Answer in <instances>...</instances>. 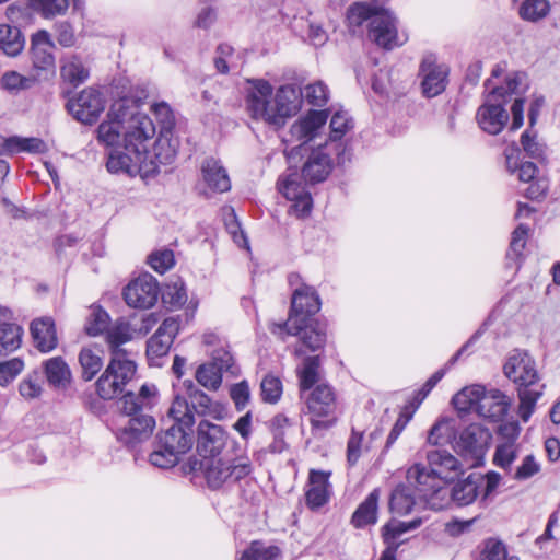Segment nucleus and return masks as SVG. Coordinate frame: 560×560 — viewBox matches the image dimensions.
Returning a JSON list of instances; mask_svg holds the SVG:
<instances>
[{"mask_svg": "<svg viewBox=\"0 0 560 560\" xmlns=\"http://www.w3.org/2000/svg\"><path fill=\"white\" fill-rule=\"evenodd\" d=\"M503 373L516 387L517 413L523 422H527L545 390V384L540 382L536 362L528 351L514 349L505 359Z\"/></svg>", "mask_w": 560, "mask_h": 560, "instance_id": "4", "label": "nucleus"}, {"mask_svg": "<svg viewBox=\"0 0 560 560\" xmlns=\"http://www.w3.org/2000/svg\"><path fill=\"white\" fill-rule=\"evenodd\" d=\"M281 557V549L269 541L254 540L243 551L240 560H276Z\"/></svg>", "mask_w": 560, "mask_h": 560, "instance_id": "42", "label": "nucleus"}, {"mask_svg": "<svg viewBox=\"0 0 560 560\" xmlns=\"http://www.w3.org/2000/svg\"><path fill=\"white\" fill-rule=\"evenodd\" d=\"M151 109L161 124L160 138L158 139L156 147L158 152L155 153L156 158H160L162 155L160 149L164 141H168V135H171L175 126V118L171 107L164 102L153 104Z\"/></svg>", "mask_w": 560, "mask_h": 560, "instance_id": "39", "label": "nucleus"}, {"mask_svg": "<svg viewBox=\"0 0 560 560\" xmlns=\"http://www.w3.org/2000/svg\"><path fill=\"white\" fill-rule=\"evenodd\" d=\"M480 560H518L517 557H509L508 545L498 537H489L479 545Z\"/></svg>", "mask_w": 560, "mask_h": 560, "instance_id": "44", "label": "nucleus"}, {"mask_svg": "<svg viewBox=\"0 0 560 560\" xmlns=\"http://www.w3.org/2000/svg\"><path fill=\"white\" fill-rule=\"evenodd\" d=\"M381 490L373 489L369 495L359 504L351 516V524L355 528H365L377 523L378 518V500Z\"/></svg>", "mask_w": 560, "mask_h": 560, "instance_id": "31", "label": "nucleus"}, {"mask_svg": "<svg viewBox=\"0 0 560 560\" xmlns=\"http://www.w3.org/2000/svg\"><path fill=\"white\" fill-rule=\"evenodd\" d=\"M228 438L222 425L202 420L197 429V451L203 457H214L226 446Z\"/></svg>", "mask_w": 560, "mask_h": 560, "instance_id": "16", "label": "nucleus"}, {"mask_svg": "<svg viewBox=\"0 0 560 560\" xmlns=\"http://www.w3.org/2000/svg\"><path fill=\"white\" fill-rule=\"evenodd\" d=\"M550 3L548 0H525L520 7V16L529 22H537L548 15Z\"/></svg>", "mask_w": 560, "mask_h": 560, "instance_id": "49", "label": "nucleus"}, {"mask_svg": "<svg viewBox=\"0 0 560 560\" xmlns=\"http://www.w3.org/2000/svg\"><path fill=\"white\" fill-rule=\"evenodd\" d=\"M47 144L37 137H2L0 136V155H15L19 153L39 154L47 151Z\"/></svg>", "mask_w": 560, "mask_h": 560, "instance_id": "29", "label": "nucleus"}, {"mask_svg": "<svg viewBox=\"0 0 560 560\" xmlns=\"http://www.w3.org/2000/svg\"><path fill=\"white\" fill-rule=\"evenodd\" d=\"M22 337V327L13 320L0 327V355H7L20 349Z\"/></svg>", "mask_w": 560, "mask_h": 560, "instance_id": "41", "label": "nucleus"}, {"mask_svg": "<svg viewBox=\"0 0 560 560\" xmlns=\"http://www.w3.org/2000/svg\"><path fill=\"white\" fill-rule=\"evenodd\" d=\"M329 97V91L325 83L317 81L307 84L302 90V101L305 100L310 105L316 107H323L327 104Z\"/></svg>", "mask_w": 560, "mask_h": 560, "instance_id": "52", "label": "nucleus"}, {"mask_svg": "<svg viewBox=\"0 0 560 560\" xmlns=\"http://www.w3.org/2000/svg\"><path fill=\"white\" fill-rule=\"evenodd\" d=\"M174 262V254L171 249L159 250L149 256V265L159 273L166 272Z\"/></svg>", "mask_w": 560, "mask_h": 560, "instance_id": "64", "label": "nucleus"}, {"mask_svg": "<svg viewBox=\"0 0 560 560\" xmlns=\"http://www.w3.org/2000/svg\"><path fill=\"white\" fill-rule=\"evenodd\" d=\"M187 290L180 279L167 284L162 294L163 303L171 308H180L187 302Z\"/></svg>", "mask_w": 560, "mask_h": 560, "instance_id": "50", "label": "nucleus"}, {"mask_svg": "<svg viewBox=\"0 0 560 560\" xmlns=\"http://www.w3.org/2000/svg\"><path fill=\"white\" fill-rule=\"evenodd\" d=\"M511 404V398L502 390H486L477 413L491 422H501L508 415Z\"/></svg>", "mask_w": 560, "mask_h": 560, "instance_id": "26", "label": "nucleus"}, {"mask_svg": "<svg viewBox=\"0 0 560 560\" xmlns=\"http://www.w3.org/2000/svg\"><path fill=\"white\" fill-rule=\"evenodd\" d=\"M422 524V518L417 517L409 522L390 520L382 528V537L385 549L378 560H396V552L402 542L401 536L410 530L417 529Z\"/></svg>", "mask_w": 560, "mask_h": 560, "instance_id": "21", "label": "nucleus"}, {"mask_svg": "<svg viewBox=\"0 0 560 560\" xmlns=\"http://www.w3.org/2000/svg\"><path fill=\"white\" fill-rule=\"evenodd\" d=\"M55 48L48 32L38 31L32 36L31 59L38 80L55 74V56L52 54Z\"/></svg>", "mask_w": 560, "mask_h": 560, "instance_id": "15", "label": "nucleus"}, {"mask_svg": "<svg viewBox=\"0 0 560 560\" xmlns=\"http://www.w3.org/2000/svg\"><path fill=\"white\" fill-rule=\"evenodd\" d=\"M109 327V315L100 306H94L91 310L90 316L86 322V332L91 336H97L107 330Z\"/></svg>", "mask_w": 560, "mask_h": 560, "instance_id": "55", "label": "nucleus"}, {"mask_svg": "<svg viewBox=\"0 0 560 560\" xmlns=\"http://www.w3.org/2000/svg\"><path fill=\"white\" fill-rule=\"evenodd\" d=\"M352 127L353 120L349 117L347 112H336L330 120V141L335 142L340 140Z\"/></svg>", "mask_w": 560, "mask_h": 560, "instance_id": "56", "label": "nucleus"}, {"mask_svg": "<svg viewBox=\"0 0 560 560\" xmlns=\"http://www.w3.org/2000/svg\"><path fill=\"white\" fill-rule=\"evenodd\" d=\"M482 486L480 475L470 474L465 479L458 480L447 495L458 506H466L475 502Z\"/></svg>", "mask_w": 560, "mask_h": 560, "instance_id": "30", "label": "nucleus"}, {"mask_svg": "<svg viewBox=\"0 0 560 560\" xmlns=\"http://www.w3.org/2000/svg\"><path fill=\"white\" fill-rule=\"evenodd\" d=\"M201 173L205 183L211 190L217 192L230 190V177L220 161L214 158L206 159L201 165Z\"/></svg>", "mask_w": 560, "mask_h": 560, "instance_id": "34", "label": "nucleus"}, {"mask_svg": "<svg viewBox=\"0 0 560 560\" xmlns=\"http://www.w3.org/2000/svg\"><path fill=\"white\" fill-rule=\"evenodd\" d=\"M521 144L528 156L533 159L544 158L545 147L537 141L536 131L525 130L521 136Z\"/></svg>", "mask_w": 560, "mask_h": 560, "instance_id": "62", "label": "nucleus"}, {"mask_svg": "<svg viewBox=\"0 0 560 560\" xmlns=\"http://www.w3.org/2000/svg\"><path fill=\"white\" fill-rule=\"evenodd\" d=\"M44 371L48 384L56 389H66L70 377V370L66 360L54 357L44 362Z\"/></svg>", "mask_w": 560, "mask_h": 560, "instance_id": "36", "label": "nucleus"}, {"mask_svg": "<svg viewBox=\"0 0 560 560\" xmlns=\"http://www.w3.org/2000/svg\"><path fill=\"white\" fill-rule=\"evenodd\" d=\"M194 444L192 428L173 423L156 435L155 448L149 456L150 463L159 468L174 467L180 456L191 450Z\"/></svg>", "mask_w": 560, "mask_h": 560, "instance_id": "5", "label": "nucleus"}, {"mask_svg": "<svg viewBox=\"0 0 560 560\" xmlns=\"http://www.w3.org/2000/svg\"><path fill=\"white\" fill-rule=\"evenodd\" d=\"M230 397L235 405L237 411L244 410L250 400V389L247 381L233 384L230 387Z\"/></svg>", "mask_w": 560, "mask_h": 560, "instance_id": "63", "label": "nucleus"}, {"mask_svg": "<svg viewBox=\"0 0 560 560\" xmlns=\"http://www.w3.org/2000/svg\"><path fill=\"white\" fill-rule=\"evenodd\" d=\"M19 393L25 400H34L43 394V382L37 371L28 373L19 383Z\"/></svg>", "mask_w": 560, "mask_h": 560, "instance_id": "51", "label": "nucleus"}, {"mask_svg": "<svg viewBox=\"0 0 560 560\" xmlns=\"http://www.w3.org/2000/svg\"><path fill=\"white\" fill-rule=\"evenodd\" d=\"M124 116H126L125 95L110 105L106 118L96 128L95 133L100 144L110 148L122 142Z\"/></svg>", "mask_w": 560, "mask_h": 560, "instance_id": "14", "label": "nucleus"}, {"mask_svg": "<svg viewBox=\"0 0 560 560\" xmlns=\"http://www.w3.org/2000/svg\"><path fill=\"white\" fill-rule=\"evenodd\" d=\"M285 156L289 170L298 167L299 160L305 158L301 167V177L306 184L323 183L332 171L334 162L328 152V143L319 144L314 149L305 144H299L285 150Z\"/></svg>", "mask_w": 560, "mask_h": 560, "instance_id": "7", "label": "nucleus"}, {"mask_svg": "<svg viewBox=\"0 0 560 560\" xmlns=\"http://www.w3.org/2000/svg\"><path fill=\"white\" fill-rule=\"evenodd\" d=\"M376 13L377 12H374L371 5L369 4L354 3L348 10L347 21L350 27H359L364 22L369 21L370 23L372 18H374Z\"/></svg>", "mask_w": 560, "mask_h": 560, "instance_id": "59", "label": "nucleus"}, {"mask_svg": "<svg viewBox=\"0 0 560 560\" xmlns=\"http://www.w3.org/2000/svg\"><path fill=\"white\" fill-rule=\"evenodd\" d=\"M525 80L526 74L524 72L515 71L508 74L504 79V83L500 86L492 85L491 79H487L485 88L489 91L492 98L499 100L505 104L509 97L513 94L521 93L527 88Z\"/></svg>", "mask_w": 560, "mask_h": 560, "instance_id": "32", "label": "nucleus"}, {"mask_svg": "<svg viewBox=\"0 0 560 560\" xmlns=\"http://www.w3.org/2000/svg\"><path fill=\"white\" fill-rule=\"evenodd\" d=\"M320 305L317 291L313 287L302 283L293 289L288 322L275 326L280 330H284L287 335L300 334L306 320L312 319L319 312Z\"/></svg>", "mask_w": 560, "mask_h": 560, "instance_id": "9", "label": "nucleus"}, {"mask_svg": "<svg viewBox=\"0 0 560 560\" xmlns=\"http://www.w3.org/2000/svg\"><path fill=\"white\" fill-rule=\"evenodd\" d=\"M389 510L398 515L409 514L416 504V492L409 485H398L389 497Z\"/></svg>", "mask_w": 560, "mask_h": 560, "instance_id": "37", "label": "nucleus"}, {"mask_svg": "<svg viewBox=\"0 0 560 560\" xmlns=\"http://www.w3.org/2000/svg\"><path fill=\"white\" fill-rule=\"evenodd\" d=\"M30 330L34 346L40 352H49L57 347V335L51 318L44 317L34 319L31 323Z\"/></svg>", "mask_w": 560, "mask_h": 560, "instance_id": "33", "label": "nucleus"}, {"mask_svg": "<svg viewBox=\"0 0 560 560\" xmlns=\"http://www.w3.org/2000/svg\"><path fill=\"white\" fill-rule=\"evenodd\" d=\"M422 77L421 88L425 97H435L445 91L447 85L448 68L438 65L432 59L425 58L420 66Z\"/></svg>", "mask_w": 560, "mask_h": 560, "instance_id": "22", "label": "nucleus"}, {"mask_svg": "<svg viewBox=\"0 0 560 560\" xmlns=\"http://www.w3.org/2000/svg\"><path fill=\"white\" fill-rule=\"evenodd\" d=\"M207 485L212 490L229 489L253 472V465L247 457L211 458L203 464Z\"/></svg>", "mask_w": 560, "mask_h": 560, "instance_id": "8", "label": "nucleus"}, {"mask_svg": "<svg viewBox=\"0 0 560 560\" xmlns=\"http://www.w3.org/2000/svg\"><path fill=\"white\" fill-rule=\"evenodd\" d=\"M329 477L330 471L315 469L310 471L305 491V503L310 510L317 511L328 503L331 495Z\"/></svg>", "mask_w": 560, "mask_h": 560, "instance_id": "23", "label": "nucleus"}, {"mask_svg": "<svg viewBox=\"0 0 560 560\" xmlns=\"http://www.w3.org/2000/svg\"><path fill=\"white\" fill-rule=\"evenodd\" d=\"M127 305L132 308L148 310L155 305L160 295L156 279L150 273L140 275L130 281L122 292Z\"/></svg>", "mask_w": 560, "mask_h": 560, "instance_id": "12", "label": "nucleus"}, {"mask_svg": "<svg viewBox=\"0 0 560 560\" xmlns=\"http://www.w3.org/2000/svg\"><path fill=\"white\" fill-rule=\"evenodd\" d=\"M173 345L172 339L163 338L161 334L154 332L147 341V357L149 361L166 355Z\"/></svg>", "mask_w": 560, "mask_h": 560, "instance_id": "58", "label": "nucleus"}, {"mask_svg": "<svg viewBox=\"0 0 560 560\" xmlns=\"http://www.w3.org/2000/svg\"><path fill=\"white\" fill-rule=\"evenodd\" d=\"M279 191L293 202L292 208L299 217H306L313 208L311 194L299 180L296 172L289 173L278 180Z\"/></svg>", "mask_w": 560, "mask_h": 560, "instance_id": "17", "label": "nucleus"}, {"mask_svg": "<svg viewBox=\"0 0 560 560\" xmlns=\"http://www.w3.org/2000/svg\"><path fill=\"white\" fill-rule=\"evenodd\" d=\"M407 480L417 495L435 510L447 504L448 489L442 486V480L431 468L415 464L407 470Z\"/></svg>", "mask_w": 560, "mask_h": 560, "instance_id": "10", "label": "nucleus"}, {"mask_svg": "<svg viewBox=\"0 0 560 560\" xmlns=\"http://www.w3.org/2000/svg\"><path fill=\"white\" fill-rule=\"evenodd\" d=\"M295 336H300L303 345L311 351L319 350L326 342V325L313 319L306 320L300 334Z\"/></svg>", "mask_w": 560, "mask_h": 560, "instance_id": "38", "label": "nucleus"}, {"mask_svg": "<svg viewBox=\"0 0 560 560\" xmlns=\"http://www.w3.org/2000/svg\"><path fill=\"white\" fill-rule=\"evenodd\" d=\"M158 399L159 392L153 384H143L138 394L128 392L120 398V409L130 418L116 430L115 435L126 447L135 450L152 435L155 420L145 411L156 405Z\"/></svg>", "mask_w": 560, "mask_h": 560, "instance_id": "3", "label": "nucleus"}, {"mask_svg": "<svg viewBox=\"0 0 560 560\" xmlns=\"http://www.w3.org/2000/svg\"><path fill=\"white\" fill-rule=\"evenodd\" d=\"M122 150L109 154L106 167L110 173L148 177L159 172L150 149L156 128L147 114L125 95Z\"/></svg>", "mask_w": 560, "mask_h": 560, "instance_id": "1", "label": "nucleus"}, {"mask_svg": "<svg viewBox=\"0 0 560 560\" xmlns=\"http://www.w3.org/2000/svg\"><path fill=\"white\" fill-rule=\"evenodd\" d=\"M363 439V432L357 431L355 429L351 430V434L347 442V463L351 467L357 465L361 457Z\"/></svg>", "mask_w": 560, "mask_h": 560, "instance_id": "60", "label": "nucleus"}, {"mask_svg": "<svg viewBox=\"0 0 560 560\" xmlns=\"http://www.w3.org/2000/svg\"><path fill=\"white\" fill-rule=\"evenodd\" d=\"M37 81L38 78L35 75L26 77L16 71H7L0 79V85L3 90L14 93L32 88Z\"/></svg>", "mask_w": 560, "mask_h": 560, "instance_id": "47", "label": "nucleus"}, {"mask_svg": "<svg viewBox=\"0 0 560 560\" xmlns=\"http://www.w3.org/2000/svg\"><path fill=\"white\" fill-rule=\"evenodd\" d=\"M187 396L192 413L209 416L217 420L225 417L226 409L224 405L213 401L206 393L197 388L191 381L187 385Z\"/></svg>", "mask_w": 560, "mask_h": 560, "instance_id": "28", "label": "nucleus"}, {"mask_svg": "<svg viewBox=\"0 0 560 560\" xmlns=\"http://www.w3.org/2000/svg\"><path fill=\"white\" fill-rule=\"evenodd\" d=\"M302 105V89L294 84H285L279 88L275 96V113L278 126L284 119L294 116Z\"/></svg>", "mask_w": 560, "mask_h": 560, "instance_id": "25", "label": "nucleus"}, {"mask_svg": "<svg viewBox=\"0 0 560 560\" xmlns=\"http://www.w3.org/2000/svg\"><path fill=\"white\" fill-rule=\"evenodd\" d=\"M486 388L475 384L459 390L452 399L454 408L459 413H468L472 410L478 412Z\"/></svg>", "mask_w": 560, "mask_h": 560, "instance_id": "35", "label": "nucleus"}, {"mask_svg": "<svg viewBox=\"0 0 560 560\" xmlns=\"http://www.w3.org/2000/svg\"><path fill=\"white\" fill-rule=\"evenodd\" d=\"M132 339V328L124 318L117 319L105 331L110 350V360L96 382V392L102 399L109 400L120 395L133 378L137 364L121 346Z\"/></svg>", "mask_w": 560, "mask_h": 560, "instance_id": "2", "label": "nucleus"}, {"mask_svg": "<svg viewBox=\"0 0 560 560\" xmlns=\"http://www.w3.org/2000/svg\"><path fill=\"white\" fill-rule=\"evenodd\" d=\"M24 47V38L20 30L8 24H0V49L8 56H16Z\"/></svg>", "mask_w": 560, "mask_h": 560, "instance_id": "43", "label": "nucleus"}, {"mask_svg": "<svg viewBox=\"0 0 560 560\" xmlns=\"http://www.w3.org/2000/svg\"><path fill=\"white\" fill-rule=\"evenodd\" d=\"M328 110H310L306 116L296 120L290 128L291 137L302 141L301 144L316 137L318 130L325 126L328 119Z\"/></svg>", "mask_w": 560, "mask_h": 560, "instance_id": "27", "label": "nucleus"}, {"mask_svg": "<svg viewBox=\"0 0 560 560\" xmlns=\"http://www.w3.org/2000/svg\"><path fill=\"white\" fill-rule=\"evenodd\" d=\"M429 468L442 481H453L463 474L462 463L446 450H432L427 452Z\"/></svg>", "mask_w": 560, "mask_h": 560, "instance_id": "24", "label": "nucleus"}, {"mask_svg": "<svg viewBox=\"0 0 560 560\" xmlns=\"http://www.w3.org/2000/svg\"><path fill=\"white\" fill-rule=\"evenodd\" d=\"M250 83L252 89L246 97V106L252 117L278 126L275 108L270 104L273 92L271 84L266 80H254Z\"/></svg>", "mask_w": 560, "mask_h": 560, "instance_id": "13", "label": "nucleus"}, {"mask_svg": "<svg viewBox=\"0 0 560 560\" xmlns=\"http://www.w3.org/2000/svg\"><path fill=\"white\" fill-rule=\"evenodd\" d=\"M105 103L102 93L93 88L83 90L72 103V116L83 122L93 124L104 110Z\"/></svg>", "mask_w": 560, "mask_h": 560, "instance_id": "20", "label": "nucleus"}, {"mask_svg": "<svg viewBox=\"0 0 560 560\" xmlns=\"http://www.w3.org/2000/svg\"><path fill=\"white\" fill-rule=\"evenodd\" d=\"M25 363L21 358H12L0 362V386L10 385L24 370Z\"/></svg>", "mask_w": 560, "mask_h": 560, "instance_id": "54", "label": "nucleus"}, {"mask_svg": "<svg viewBox=\"0 0 560 560\" xmlns=\"http://www.w3.org/2000/svg\"><path fill=\"white\" fill-rule=\"evenodd\" d=\"M319 365L320 359L318 355L307 357L303 361V366L296 370L301 396L305 395L306 390L315 387L319 378Z\"/></svg>", "mask_w": 560, "mask_h": 560, "instance_id": "40", "label": "nucleus"}, {"mask_svg": "<svg viewBox=\"0 0 560 560\" xmlns=\"http://www.w3.org/2000/svg\"><path fill=\"white\" fill-rule=\"evenodd\" d=\"M369 38L387 50L402 46L408 40L407 34L398 33L397 19L389 11L378 12L372 18Z\"/></svg>", "mask_w": 560, "mask_h": 560, "instance_id": "11", "label": "nucleus"}, {"mask_svg": "<svg viewBox=\"0 0 560 560\" xmlns=\"http://www.w3.org/2000/svg\"><path fill=\"white\" fill-rule=\"evenodd\" d=\"M174 423L185 425L190 429L195 424V416L190 409V401L185 397L176 396L168 410Z\"/></svg>", "mask_w": 560, "mask_h": 560, "instance_id": "46", "label": "nucleus"}, {"mask_svg": "<svg viewBox=\"0 0 560 560\" xmlns=\"http://www.w3.org/2000/svg\"><path fill=\"white\" fill-rule=\"evenodd\" d=\"M517 456L514 443H501L497 446L493 463L495 466L508 469Z\"/></svg>", "mask_w": 560, "mask_h": 560, "instance_id": "61", "label": "nucleus"}, {"mask_svg": "<svg viewBox=\"0 0 560 560\" xmlns=\"http://www.w3.org/2000/svg\"><path fill=\"white\" fill-rule=\"evenodd\" d=\"M491 433L480 424L466 427L456 440V447L465 456L480 458L489 446Z\"/></svg>", "mask_w": 560, "mask_h": 560, "instance_id": "18", "label": "nucleus"}, {"mask_svg": "<svg viewBox=\"0 0 560 560\" xmlns=\"http://www.w3.org/2000/svg\"><path fill=\"white\" fill-rule=\"evenodd\" d=\"M223 373L210 362L201 364L195 374L197 382L207 389L218 390L222 384Z\"/></svg>", "mask_w": 560, "mask_h": 560, "instance_id": "48", "label": "nucleus"}, {"mask_svg": "<svg viewBox=\"0 0 560 560\" xmlns=\"http://www.w3.org/2000/svg\"><path fill=\"white\" fill-rule=\"evenodd\" d=\"M305 399L304 413L308 417L313 434L332 428L338 420V401L332 386L327 383L317 384L310 389Z\"/></svg>", "mask_w": 560, "mask_h": 560, "instance_id": "6", "label": "nucleus"}, {"mask_svg": "<svg viewBox=\"0 0 560 560\" xmlns=\"http://www.w3.org/2000/svg\"><path fill=\"white\" fill-rule=\"evenodd\" d=\"M476 118L483 131L498 135L506 125L509 115L504 104L488 94L486 102L478 108Z\"/></svg>", "mask_w": 560, "mask_h": 560, "instance_id": "19", "label": "nucleus"}, {"mask_svg": "<svg viewBox=\"0 0 560 560\" xmlns=\"http://www.w3.org/2000/svg\"><path fill=\"white\" fill-rule=\"evenodd\" d=\"M210 363L220 369L222 373H230L232 376H236L240 373L232 353L225 348L215 349Z\"/></svg>", "mask_w": 560, "mask_h": 560, "instance_id": "57", "label": "nucleus"}, {"mask_svg": "<svg viewBox=\"0 0 560 560\" xmlns=\"http://www.w3.org/2000/svg\"><path fill=\"white\" fill-rule=\"evenodd\" d=\"M283 392L281 380L273 375L267 374L260 383L261 399L268 404H276L281 398Z\"/></svg>", "mask_w": 560, "mask_h": 560, "instance_id": "53", "label": "nucleus"}, {"mask_svg": "<svg viewBox=\"0 0 560 560\" xmlns=\"http://www.w3.org/2000/svg\"><path fill=\"white\" fill-rule=\"evenodd\" d=\"M82 378L91 381L102 369L103 360L98 349L83 348L79 353Z\"/></svg>", "mask_w": 560, "mask_h": 560, "instance_id": "45", "label": "nucleus"}]
</instances>
